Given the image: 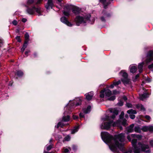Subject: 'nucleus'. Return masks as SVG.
I'll list each match as a JSON object with an SVG mask.
<instances>
[{
    "label": "nucleus",
    "instance_id": "10",
    "mask_svg": "<svg viewBox=\"0 0 153 153\" xmlns=\"http://www.w3.org/2000/svg\"><path fill=\"white\" fill-rule=\"evenodd\" d=\"M124 115V112L123 111L122 112L120 116V122H119V125L120 124H121L122 125L125 126L127 125L126 120L125 119H122Z\"/></svg>",
    "mask_w": 153,
    "mask_h": 153
},
{
    "label": "nucleus",
    "instance_id": "6",
    "mask_svg": "<svg viewBox=\"0 0 153 153\" xmlns=\"http://www.w3.org/2000/svg\"><path fill=\"white\" fill-rule=\"evenodd\" d=\"M26 11L27 13L31 15L34 14L36 12L39 16L41 15V9L39 7H36L33 6L31 8L28 7Z\"/></svg>",
    "mask_w": 153,
    "mask_h": 153
},
{
    "label": "nucleus",
    "instance_id": "63",
    "mask_svg": "<svg viewBox=\"0 0 153 153\" xmlns=\"http://www.w3.org/2000/svg\"><path fill=\"white\" fill-rule=\"evenodd\" d=\"M62 0H57L58 3H60L62 2Z\"/></svg>",
    "mask_w": 153,
    "mask_h": 153
},
{
    "label": "nucleus",
    "instance_id": "23",
    "mask_svg": "<svg viewBox=\"0 0 153 153\" xmlns=\"http://www.w3.org/2000/svg\"><path fill=\"white\" fill-rule=\"evenodd\" d=\"M91 107L90 106H88L87 108L83 109V111L85 114H87L89 113L91 111Z\"/></svg>",
    "mask_w": 153,
    "mask_h": 153
},
{
    "label": "nucleus",
    "instance_id": "52",
    "mask_svg": "<svg viewBox=\"0 0 153 153\" xmlns=\"http://www.w3.org/2000/svg\"><path fill=\"white\" fill-rule=\"evenodd\" d=\"M73 119L74 120L78 118V116H76L74 115H73Z\"/></svg>",
    "mask_w": 153,
    "mask_h": 153
},
{
    "label": "nucleus",
    "instance_id": "35",
    "mask_svg": "<svg viewBox=\"0 0 153 153\" xmlns=\"http://www.w3.org/2000/svg\"><path fill=\"white\" fill-rule=\"evenodd\" d=\"M115 99V97L114 96H113L111 97H108V100L110 101H113Z\"/></svg>",
    "mask_w": 153,
    "mask_h": 153
},
{
    "label": "nucleus",
    "instance_id": "34",
    "mask_svg": "<svg viewBox=\"0 0 153 153\" xmlns=\"http://www.w3.org/2000/svg\"><path fill=\"white\" fill-rule=\"evenodd\" d=\"M25 41L28 42L29 35L27 33H26L25 34Z\"/></svg>",
    "mask_w": 153,
    "mask_h": 153
},
{
    "label": "nucleus",
    "instance_id": "61",
    "mask_svg": "<svg viewBox=\"0 0 153 153\" xmlns=\"http://www.w3.org/2000/svg\"><path fill=\"white\" fill-rule=\"evenodd\" d=\"M13 84V82H10L9 83V85L11 86Z\"/></svg>",
    "mask_w": 153,
    "mask_h": 153
},
{
    "label": "nucleus",
    "instance_id": "32",
    "mask_svg": "<svg viewBox=\"0 0 153 153\" xmlns=\"http://www.w3.org/2000/svg\"><path fill=\"white\" fill-rule=\"evenodd\" d=\"M64 126V124H63L62 122H59L57 126H55L57 128H58L59 127H62Z\"/></svg>",
    "mask_w": 153,
    "mask_h": 153
},
{
    "label": "nucleus",
    "instance_id": "50",
    "mask_svg": "<svg viewBox=\"0 0 153 153\" xmlns=\"http://www.w3.org/2000/svg\"><path fill=\"white\" fill-rule=\"evenodd\" d=\"M69 150L67 149H65L64 152V153H69Z\"/></svg>",
    "mask_w": 153,
    "mask_h": 153
},
{
    "label": "nucleus",
    "instance_id": "59",
    "mask_svg": "<svg viewBox=\"0 0 153 153\" xmlns=\"http://www.w3.org/2000/svg\"><path fill=\"white\" fill-rule=\"evenodd\" d=\"M25 48H23V47H22V49H21V51L22 52H23L25 50Z\"/></svg>",
    "mask_w": 153,
    "mask_h": 153
},
{
    "label": "nucleus",
    "instance_id": "9",
    "mask_svg": "<svg viewBox=\"0 0 153 153\" xmlns=\"http://www.w3.org/2000/svg\"><path fill=\"white\" fill-rule=\"evenodd\" d=\"M138 144V145L140 146L141 150L142 151L148 153L151 152V150L149 149V145L142 144L140 142H139Z\"/></svg>",
    "mask_w": 153,
    "mask_h": 153
},
{
    "label": "nucleus",
    "instance_id": "33",
    "mask_svg": "<svg viewBox=\"0 0 153 153\" xmlns=\"http://www.w3.org/2000/svg\"><path fill=\"white\" fill-rule=\"evenodd\" d=\"M34 0H27V4L28 5H30L33 3Z\"/></svg>",
    "mask_w": 153,
    "mask_h": 153
},
{
    "label": "nucleus",
    "instance_id": "14",
    "mask_svg": "<svg viewBox=\"0 0 153 153\" xmlns=\"http://www.w3.org/2000/svg\"><path fill=\"white\" fill-rule=\"evenodd\" d=\"M54 5L52 0H48L47 2L45 5V7L47 10H49L50 8H52Z\"/></svg>",
    "mask_w": 153,
    "mask_h": 153
},
{
    "label": "nucleus",
    "instance_id": "57",
    "mask_svg": "<svg viewBox=\"0 0 153 153\" xmlns=\"http://www.w3.org/2000/svg\"><path fill=\"white\" fill-rule=\"evenodd\" d=\"M29 52H30V51H26L25 52V55L26 56H27V53H28Z\"/></svg>",
    "mask_w": 153,
    "mask_h": 153
},
{
    "label": "nucleus",
    "instance_id": "44",
    "mask_svg": "<svg viewBox=\"0 0 153 153\" xmlns=\"http://www.w3.org/2000/svg\"><path fill=\"white\" fill-rule=\"evenodd\" d=\"M4 43V42L2 39L0 38V47H1Z\"/></svg>",
    "mask_w": 153,
    "mask_h": 153
},
{
    "label": "nucleus",
    "instance_id": "43",
    "mask_svg": "<svg viewBox=\"0 0 153 153\" xmlns=\"http://www.w3.org/2000/svg\"><path fill=\"white\" fill-rule=\"evenodd\" d=\"M120 83L121 81H120V80H119L117 81V82H114V85H119V84H120Z\"/></svg>",
    "mask_w": 153,
    "mask_h": 153
},
{
    "label": "nucleus",
    "instance_id": "46",
    "mask_svg": "<svg viewBox=\"0 0 153 153\" xmlns=\"http://www.w3.org/2000/svg\"><path fill=\"white\" fill-rule=\"evenodd\" d=\"M120 93L118 91H117L116 90H114L113 91V94H119Z\"/></svg>",
    "mask_w": 153,
    "mask_h": 153
},
{
    "label": "nucleus",
    "instance_id": "54",
    "mask_svg": "<svg viewBox=\"0 0 153 153\" xmlns=\"http://www.w3.org/2000/svg\"><path fill=\"white\" fill-rule=\"evenodd\" d=\"M124 153H132V151L131 150H129L124 152Z\"/></svg>",
    "mask_w": 153,
    "mask_h": 153
},
{
    "label": "nucleus",
    "instance_id": "26",
    "mask_svg": "<svg viewBox=\"0 0 153 153\" xmlns=\"http://www.w3.org/2000/svg\"><path fill=\"white\" fill-rule=\"evenodd\" d=\"M136 107L138 109L144 111L145 109L141 104H137L136 105Z\"/></svg>",
    "mask_w": 153,
    "mask_h": 153
},
{
    "label": "nucleus",
    "instance_id": "51",
    "mask_svg": "<svg viewBox=\"0 0 153 153\" xmlns=\"http://www.w3.org/2000/svg\"><path fill=\"white\" fill-rule=\"evenodd\" d=\"M131 136H130L128 135L127 137V139L129 141H131Z\"/></svg>",
    "mask_w": 153,
    "mask_h": 153
},
{
    "label": "nucleus",
    "instance_id": "29",
    "mask_svg": "<svg viewBox=\"0 0 153 153\" xmlns=\"http://www.w3.org/2000/svg\"><path fill=\"white\" fill-rule=\"evenodd\" d=\"M16 74L18 76L20 77L22 76L23 75V73L21 71L19 70L17 71Z\"/></svg>",
    "mask_w": 153,
    "mask_h": 153
},
{
    "label": "nucleus",
    "instance_id": "39",
    "mask_svg": "<svg viewBox=\"0 0 153 153\" xmlns=\"http://www.w3.org/2000/svg\"><path fill=\"white\" fill-rule=\"evenodd\" d=\"M28 42H27V41H25L24 44L22 47H23V48L25 49L27 47L28 44Z\"/></svg>",
    "mask_w": 153,
    "mask_h": 153
},
{
    "label": "nucleus",
    "instance_id": "3",
    "mask_svg": "<svg viewBox=\"0 0 153 153\" xmlns=\"http://www.w3.org/2000/svg\"><path fill=\"white\" fill-rule=\"evenodd\" d=\"M143 62L139 64L138 69L139 72L141 73L143 71V65H147L152 61L153 60V51H150L148 52L146 55L142 57Z\"/></svg>",
    "mask_w": 153,
    "mask_h": 153
},
{
    "label": "nucleus",
    "instance_id": "45",
    "mask_svg": "<svg viewBox=\"0 0 153 153\" xmlns=\"http://www.w3.org/2000/svg\"><path fill=\"white\" fill-rule=\"evenodd\" d=\"M145 117L148 120H150L151 119L150 117L148 115H146L145 116Z\"/></svg>",
    "mask_w": 153,
    "mask_h": 153
},
{
    "label": "nucleus",
    "instance_id": "17",
    "mask_svg": "<svg viewBox=\"0 0 153 153\" xmlns=\"http://www.w3.org/2000/svg\"><path fill=\"white\" fill-rule=\"evenodd\" d=\"M74 101L73 102V103L71 106H77L79 105L81 103V100L79 97L76 98V100H74Z\"/></svg>",
    "mask_w": 153,
    "mask_h": 153
},
{
    "label": "nucleus",
    "instance_id": "31",
    "mask_svg": "<svg viewBox=\"0 0 153 153\" xmlns=\"http://www.w3.org/2000/svg\"><path fill=\"white\" fill-rule=\"evenodd\" d=\"M71 137L69 135H67L64 138L63 141H64V140L66 141H69L71 139Z\"/></svg>",
    "mask_w": 153,
    "mask_h": 153
},
{
    "label": "nucleus",
    "instance_id": "60",
    "mask_svg": "<svg viewBox=\"0 0 153 153\" xmlns=\"http://www.w3.org/2000/svg\"><path fill=\"white\" fill-rule=\"evenodd\" d=\"M123 99L125 100H127V98L126 96H124L123 97Z\"/></svg>",
    "mask_w": 153,
    "mask_h": 153
},
{
    "label": "nucleus",
    "instance_id": "47",
    "mask_svg": "<svg viewBox=\"0 0 153 153\" xmlns=\"http://www.w3.org/2000/svg\"><path fill=\"white\" fill-rule=\"evenodd\" d=\"M16 39L17 40L18 42H21V39H20V36H17L16 37Z\"/></svg>",
    "mask_w": 153,
    "mask_h": 153
},
{
    "label": "nucleus",
    "instance_id": "56",
    "mask_svg": "<svg viewBox=\"0 0 153 153\" xmlns=\"http://www.w3.org/2000/svg\"><path fill=\"white\" fill-rule=\"evenodd\" d=\"M146 80L148 81V82H150L151 81V79L149 78H147L146 79Z\"/></svg>",
    "mask_w": 153,
    "mask_h": 153
},
{
    "label": "nucleus",
    "instance_id": "28",
    "mask_svg": "<svg viewBox=\"0 0 153 153\" xmlns=\"http://www.w3.org/2000/svg\"><path fill=\"white\" fill-rule=\"evenodd\" d=\"M79 129V126H76L74 128L71 130V133L72 134H74L76 132H77Z\"/></svg>",
    "mask_w": 153,
    "mask_h": 153
},
{
    "label": "nucleus",
    "instance_id": "15",
    "mask_svg": "<svg viewBox=\"0 0 153 153\" xmlns=\"http://www.w3.org/2000/svg\"><path fill=\"white\" fill-rule=\"evenodd\" d=\"M143 90H144L145 93H144L143 94H139V99L140 100H144L146 98L148 97V94L147 93H146L147 91L146 90H145L144 88H143Z\"/></svg>",
    "mask_w": 153,
    "mask_h": 153
},
{
    "label": "nucleus",
    "instance_id": "24",
    "mask_svg": "<svg viewBox=\"0 0 153 153\" xmlns=\"http://www.w3.org/2000/svg\"><path fill=\"white\" fill-rule=\"evenodd\" d=\"M142 128H141L139 126H136L134 127V131L135 132L137 133H140Z\"/></svg>",
    "mask_w": 153,
    "mask_h": 153
},
{
    "label": "nucleus",
    "instance_id": "48",
    "mask_svg": "<svg viewBox=\"0 0 153 153\" xmlns=\"http://www.w3.org/2000/svg\"><path fill=\"white\" fill-rule=\"evenodd\" d=\"M79 117L80 118L84 117V115L83 113H80L79 114Z\"/></svg>",
    "mask_w": 153,
    "mask_h": 153
},
{
    "label": "nucleus",
    "instance_id": "19",
    "mask_svg": "<svg viewBox=\"0 0 153 153\" xmlns=\"http://www.w3.org/2000/svg\"><path fill=\"white\" fill-rule=\"evenodd\" d=\"M134 124H132L127 127L126 128V130L127 131L128 133L133 132L134 131Z\"/></svg>",
    "mask_w": 153,
    "mask_h": 153
},
{
    "label": "nucleus",
    "instance_id": "27",
    "mask_svg": "<svg viewBox=\"0 0 153 153\" xmlns=\"http://www.w3.org/2000/svg\"><path fill=\"white\" fill-rule=\"evenodd\" d=\"M69 120L70 116L68 115L67 116H64L62 118V120L64 122H68Z\"/></svg>",
    "mask_w": 153,
    "mask_h": 153
},
{
    "label": "nucleus",
    "instance_id": "8",
    "mask_svg": "<svg viewBox=\"0 0 153 153\" xmlns=\"http://www.w3.org/2000/svg\"><path fill=\"white\" fill-rule=\"evenodd\" d=\"M111 91L108 89L102 90L100 92V97L101 98H103L105 96V98H108L111 94Z\"/></svg>",
    "mask_w": 153,
    "mask_h": 153
},
{
    "label": "nucleus",
    "instance_id": "53",
    "mask_svg": "<svg viewBox=\"0 0 153 153\" xmlns=\"http://www.w3.org/2000/svg\"><path fill=\"white\" fill-rule=\"evenodd\" d=\"M23 22H25L27 21V19L26 18H23L22 20Z\"/></svg>",
    "mask_w": 153,
    "mask_h": 153
},
{
    "label": "nucleus",
    "instance_id": "13",
    "mask_svg": "<svg viewBox=\"0 0 153 153\" xmlns=\"http://www.w3.org/2000/svg\"><path fill=\"white\" fill-rule=\"evenodd\" d=\"M61 21L66 25L67 26L70 27L72 26L73 24H71L70 22H69L67 19L65 17H62L60 19Z\"/></svg>",
    "mask_w": 153,
    "mask_h": 153
},
{
    "label": "nucleus",
    "instance_id": "7",
    "mask_svg": "<svg viewBox=\"0 0 153 153\" xmlns=\"http://www.w3.org/2000/svg\"><path fill=\"white\" fill-rule=\"evenodd\" d=\"M119 74L121 75L123 78L121 79V81L124 84H126L129 83V80L128 78V75L124 70L121 71Z\"/></svg>",
    "mask_w": 153,
    "mask_h": 153
},
{
    "label": "nucleus",
    "instance_id": "58",
    "mask_svg": "<svg viewBox=\"0 0 153 153\" xmlns=\"http://www.w3.org/2000/svg\"><path fill=\"white\" fill-rule=\"evenodd\" d=\"M70 113V111H68V114H69ZM68 113L67 112V111H65L64 113V115L66 114H67Z\"/></svg>",
    "mask_w": 153,
    "mask_h": 153
},
{
    "label": "nucleus",
    "instance_id": "64",
    "mask_svg": "<svg viewBox=\"0 0 153 153\" xmlns=\"http://www.w3.org/2000/svg\"><path fill=\"white\" fill-rule=\"evenodd\" d=\"M125 116L126 118H128V115L127 114H126Z\"/></svg>",
    "mask_w": 153,
    "mask_h": 153
},
{
    "label": "nucleus",
    "instance_id": "40",
    "mask_svg": "<svg viewBox=\"0 0 153 153\" xmlns=\"http://www.w3.org/2000/svg\"><path fill=\"white\" fill-rule=\"evenodd\" d=\"M126 106L127 107L129 108L132 107V105L131 103H126Z\"/></svg>",
    "mask_w": 153,
    "mask_h": 153
},
{
    "label": "nucleus",
    "instance_id": "30",
    "mask_svg": "<svg viewBox=\"0 0 153 153\" xmlns=\"http://www.w3.org/2000/svg\"><path fill=\"white\" fill-rule=\"evenodd\" d=\"M53 145L51 143H50L49 145H48L46 146V147L47 148V151L50 150L52 148Z\"/></svg>",
    "mask_w": 153,
    "mask_h": 153
},
{
    "label": "nucleus",
    "instance_id": "25",
    "mask_svg": "<svg viewBox=\"0 0 153 153\" xmlns=\"http://www.w3.org/2000/svg\"><path fill=\"white\" fill-rule=\"evenodd\" d=\"M79 10L77 7H74L72 9L73 12L75 14H77L79 13Z\"/></svg>",
    "mask_w": 153,
    "mask_h": 153
},
{
    "label": "nucleus",
    "instance_id": "5",
    "mask_svg": "<svg viewBox=\"0 0 153 153\" xmlns=\"http://www.w3.org/2000/svg\"><path fill=\"white\" fill-rule=\"evenodd\" d=\"M91 17V16L89 14L83 16H77L75 19L76 25L78 26L81 24L85 25V23L89 20Z\"/></svg>",
    "mask_w": 153,
    "mask_h": 153
},
{
    "label": "nucleus",
    "instance_id": "21",
    "mask_svg": "<svg viewBox=\"0 0 153 153\" xmlns=\"http://www.w3.org/2000/svg\"><path fill=\"white\" fill-rule=\"evenodd\" d=\"M93 92L91 91L85 94L86 99L88 100H90L93 97Z\"/></svg>",
    "mask_w": 153,
    "mask_h": 153
},
{
    "label": "nucleus",
    "instance_id": "11",
    "mask_svg": "<svg viewBox=\"0 0 153 153\" xmlns=\"http://www.w3.org/2000/svg\"><path fill=\"white\" fill-rule=\"evenodd\" d=\"M71 7V6L68 4H66L65 6L63 11V13L64 15L66 16H68L70 15Z\"/></svg>",
    "mask_w": 153,
    "mask_h": 153
},
{
    "label": "nucleus",
    "instance_id": "49",
    "mask_svg": "<svg viewBox=\"0 0 153 153\" xmlns=\"http://www.w3.org/2000/svg\"><path fill=\"white\" fill-rule=\"evenodd\" d=\"M12 23L13 25H17V23L16 21L14 20L12 22Z\"/></svg>",
    "mask_w": 153,
    "mask_h": 153
},
{
    "label": "nucleus",
    "instance_id": "4",
    "mask_svg": "<svg viewBox=\"0 0 153 153\" xmlns=\"http://www.w3.org/2000/svg\"><path fill=\"white\" fill-rule=\"evenodd\" d=\"M132 140H131V143L134 147V153H140V149L136 146L137 143V140H140L142 137L141 135L135 134H132L131 135Z\"/></svg>",
    "mask_w": 153,
    "mask_h": 153
},
{
    "label": "nucleus",
    "instance_id": "62",
    "mask_svg": "<svg viewBox=\"0 0 153 153\" xmlns=\"http://www.w3.org/2000/svg\"><path fill=\"white\" fill-rule=\"evenodd\" d=\"M44 153H53V152H46L45 151V150H44Z\"/></svg>",
    "mask_w": 153,
    "mask_h": 153
},
{
    "label": "nucleus",
    "instance_id": "38",
    "mask_svg": "<svg viewBox=\"0 0 153 153\" xmlns=\"http://www.w3.org/2000/svg\"><path fill=\"white\" fill-rule=\"evenodd\" d=\"M150 146L151 147H153V140H150L149 141Z\"/></svg>",
    "mask_w": 153,
    "mask_h": 153
},
{
    "label": "nucleus",
    "instance_id": "41",
    "mask_svg": "<svg viewBox=\"0 0 153 153\" xmlns=\"http://www.w3.org/2000/svg\"><path fill=\"white\" fill-rule=\"evenodd\" d=\"M42 1V0H37V1L36 2V4H41Z\"/></svg>",
    "mask_w": 153,
    "mask_h": 153
},
{
    "label": "nucleus",
    "instance_id": "42",
    "mask_svg": "<svg viewBox=\"0 0 153 153\" xmlns=\"http://www.w3.org/2000/svg\"><path fill=\"white\" fill-rule=\"evenodd\" d=\"M117 105L120 106H122L123 105V102L122 101H120L117 103Z\"/></svg>",
    "mask_w": 153,
    "mask_h": 153
},
{
    "label": "nucleus",
    "instance_id": "37",
    "mask_svg": "<svg viewBox=\"0 0 153 153\" xmlns=\"http://www.w3.org/2000/svg\"><path fill=\"white\" fill-rule=\"evenodd\" d=\"M148 68L149 69L153 71V64L149 65L148 66Z\"/></svg>",
    "mask_w": 153,
    "mask_h": 153
},
{
    "label": "nucleus",
    "instance_id": "36",
    "mask_svg": "<svg viewBox=\"0 0 153 153\" xmlns=\"http://www.w3.org/2000/svg\"><path fill=\"white\" fill-rule=\"evenodd\" d=\"M139 74H137L135 77H133L132 80L134 82L136 81L137 79L139 77Z\"/></svg>",
    "mask_w": 153,
    "mask_h": 153
},
{
    "label": "nucleus",
    "instance_id": "2",
    "mask_svg": "<svg viewBox=\"0 0 153 153\" xmlns=\"http://www.w3.org/2000/svg\"><path fill=\"white\" fill-rule=\"evenodd\" d=\"M109 111L110 113L109 115H111V117L106 116L105 117L102 118V120L103 122L100 125V127L102 129L107 130L112 126H119V122H113V121L110 119L111 118L114 119L115 117L118 114V111L114 108H110Z\"/></svg>",
    "mask_w": 153,
    "mask_h": 153
},
{
    "label": "nucleus",
    "instance_id": "20",
    "mask_svg": "<svg viewBox=\"0 0 153 153\" xmlns=\"http://www.w3.org/2000/svg\"><path fill=\"white\" fill-rule=\"evenodd\" d=\"M102 13L103 14L104 16H102L100 17V19L101 21L103 22H105V18L109 17L110 16V15L109 14H106L105 11H103L102 12Z\"/></svg>",
    "mask_w": 153,
    "mask_h": 153
},
{
    "label": "nucleus",
    "instance_id": "55",
    "mask_svg": "<svg viewBox=\"0 0 153 153\" xmlns=\"http://www.w3.org/2000/svg\"><path fill=\"white\" fill-rule=\"evenodd\" d=\"M115 85H114V82H113V84L111 85L110 86V88H113L114 86Z\"/></svg>",
    "mask_w": 153,
    "mask_h": 153
},
{
    "label": "nucleus",
    "instance_id": "12",
    "mask_svg": "<svg viewBox=\"0 0 153 153\" xmlns=\"http://www.w3.org/2000/svg\"><path fill=\"white\" fill-rule=\"evenodd\" d=\"M142 130L143 131H149L150 132H153V126L149 125V126H144L142 128Z\"/></svg>",
    "mask_w": 153,
    "mask_h": 153
},
{
    "label": "nucleus",
    "instance_id": "18",
    "mask_svg": "<svg viewBox=\"0 0 153 153\" xmlns=\"http://www.w3.org/2000/svg\"><path fill=\"white\" fill-rule=\"evenodd\" d=\"M113 0H100V2L104 5V7L106 9L107 8V6L109 4L111 1Z\"/></svg>",
    "mask_w": 153,
    "mask_h": 153
},
{
    "label": "nucleus",
    "instance_id": "22",
    "mask_svg": "<svg viewBox=\"0 0 153 153\" xmlns=\"http://www.w3.org/2000/svg\"><path fill=\"white\" fill-rule=\"evenodd\" d=\"M130 72L132 73H134L137 70V66L131 65L130 66Z\"/></svg>",
    "mask_w": 153,
    "mask_h": 153
},
{
    "label": "nucleus",
    "instance_id": "1",
    "mask_svg": "<svg viewBox=\"0 0 153 153\" xmlns=\"http://www.w3.org/2000/svg\"><path fill=\"white\" fill-rule=\"evenodd\" d=\"M101 137L102 139L108 144L110 149L113 152H118L119 150H122L125 140L124 133L115 135L114 137L106 132H102Z\"/></svg>",
    "mask_w": 153,
    "mask_h": 153
},
{
    "label": "nucleus",
    "instance_id": "16",
    "mask_svg": "<svg viewBox=\"0 0 153 153\" xmlns=\"http://www.w3.org/2000/svg\"><path fill=\"white\" fill-rule=\"evenodd\" d=\"M127 113L130 114L129 117H130L132 119H133L135 118V115L134 114H135L137 113L136 111L135 110H134L132 109H131L130 110H128L127 111Z\"/></svg>",
    "mask_w": 153,
    "mask_h": 153
}]
</instances>
